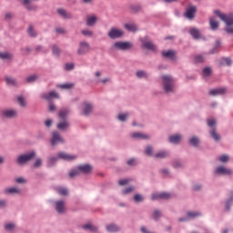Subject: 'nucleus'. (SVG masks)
I'll return each mask as SVG.
<instances>
[{
	"label": "nucleus",
	"mask_w": 233,
	"mask_h": 233,
	"mask_svg": "<svg viewBox=\"0 0 233 233\" xmlns=\"http://www.w3.org/2000/svg\"><path fill=\"white\" fill-rule=\"evenodd\" d=\"M57 143H65V138L61 137L59 132L55 131L52 133L51 145L52 147H56Z\"/></svg>",
	"instance_id": "obj_7"
},
{
	"label": "nucleus",
	"mask_w": 233,
	"mask_h": 233,
	"mask_svg": "<svg viewBox=\"0 0 233 233\" xmlns=\"http://www.w3.org/2000/svg\"><path fill=\"white\" fill-rule=\"evenodd\" d=\"M216 174H220L221 176H230V174H232V169L220 166L217 167Z\"/></svg>",
	"instance_id": "obj_12"
},
{
	"label": "nucleus",
	"mask_w": 233,
	"mask_h": 233,
	"mask_svg": "<svg viewBox=\"0 0 233 233\" xmlns=\"http://www.w3.org/2000/svg\"><path fill=\"white\" fill-rule=\"evenodd\" d=\"M66 116H68V110L67 109L60 110V112H59L60 119H66Z\"/></svg>",
	"instance_id": "obj_39"
},
{
	"label": "nucleus",
	"mask_w": 233,
	"mask_h": 233,
	"mask_svg": "<svg viewBox=\"0 0 233 233\" xmlns=\"http://www.w3.org/2000/svg\"><path fill=\"white\" fill-rule=\"evenodd\" d=\"M43 165V160L41 158H37L36 161L34 164L35 168H39Z\"/></svg>",
	"instance_id": "obj_52"
},
{
	"label": "nucleus",
	"mask_w": 233,
	"mask_h": 233,
	"mask_svg": "<svg viewBox=\"0 0 233 233\" xmlns=\"http://www.w3.org/2000/svg\"><path fill=\"white\" fill-rule=\"evenodd\" d=\"M127 117H128V114H120V115H118L119 121H127Z\"/></svg>",
	"instance_id": "obj_53"
},
{
	"label": "nucleus",
	"mask_w": 233,
	"mask_h": 233,
	"mask_svg": "<svg viewBox=\"0 0 233 233\" xmlns=\"http://www.w3.org/2000/svg\"><path fill=\"white\" fill-rule=\"evenodd\" d=\"M56 34H66V31H65V28L63 27H56Z\"/></svg>",
	"instance_id": "obj_59"
},
{
	"label": "nucleus",
	"mask_w": 233,
	"mask_h": 233,
	"mask_svg": "<svg viewBox=\"0 0 233 233\" xmlns=\"http://www.w3.org/2000/svg\"><path fill=\"white\" fill-rule=\"evenodd\" d=\"M220 65L221 66L227 65L228 66H230V65H232V60H230V58H222L220 61Z\"/></svg>",
	"instance_id": "obj_36"
},
{
	"label": "nucleus",
	"mask_w": 233,
	"mask_h": 233,
	"mask_svg": "<svg viewBox=\"0 0 233 233\" xmlns=\"http://www.w3.org/2000/svg\"><path fill=\"white\" fill-rule=\"evenodd\" d=\"M2 114L4 117H7V119L17 117V111L15 109H5L2 112Z\"/></svg>",
	"instance_id": "obj_10"
},
{
	"label": "nucleus",
	"mask_w": 233,
	"mask_h": 233,
	"mask_svg": "<svg viewBox=\"0 0 233 233\" xmlns=\"http://www.w3.org/2000/svg\"><path fill=\"white\" fill-rule=\"evenodd\" d=\"M58 157L64 159V161H74L77 157L62 152L58 154Z\"/></svg>",
	"instance_id": "obj_13"
},
{
	"label": "nucleus",
	"mask_w": 233,
	"mask_h": 233,
	"mask_svg": "<svg viewBox=\"0 0 233 233\" xmlns=\"http://www.w3.org/2000/svg\"><path fill=\"white\" fill-rule=\"evenodd\" d=\"M132 43L130 42H116L113 46V50H130Z\"/></svg>",
	"instance_id": "obj_5"
},
{
	"label": "nucleus",
	"mask_w": 233,
	"mask_h": 233,
	"mask_svg": "<svg viewBox=\"0 0 233 233\" xmlns=\"http://www.w3.org/2000/svg\"><path fill=\"white\" fill-rule=\"evenodd\" d=\"M92 104L90 103H85L84 104V116H89V114H92Z\"/></svg>",
	"instance_id": "obj_22"
},
{
	"label": "nucleus",
	"mask_w": 233,
	"mask_h": 233,
	"mask_svg": "<svg viewBox=\"0 0 233 233\" xmlns=\"http://www.w3.org/2000/svg\"><path fill=\"white\" fill-rule=\"evenodd\" d=\"M170 143H174L175 145H177L179 141H181V135H174L169 137Z\"/></svg>",
	"instance_id": "obj_24"
},
{
	"label": "nucleus",
	"mask_w": 233,
	"mask_h": 233,
	"mask_svg": "<svg viewBox=\"0 0 233 233\" xmlns=\"http://www.w3.org/2000/svg\"><path fill=\"white\" fill-rule=\"evenodd\" d=\"M56 161H57V157H50L49 162H48L49 166L52 167V165H54V163H56Z\"/></svg>",
	"instance_id": "obj_62"
},
{
	"label": "nucleus",
	"mask_w": 233,
	"mask_h": 233,
	"mask_svg": "<svg viewBox=\"0 0 233 233\" xmlns=\"http://www.w3.org/2000/svg\"><path fill=\"white\" fill-rule=\"evenodd\" d=\"M82 228H84V230H90L91 232H97V227L91 224L84 225Z\"/></svg>",
	"instance_id": "obj_26"
},
{
	"label": "nucleus",
	"mask_w": 233,
	"mask_h": 233,
	"mask_svg": "<svg viewBox=\"0 0 233 233\" xmlns=\"http://www.w3.org/2000/svg\"><path fill=\"white\" fill-rule=\"evenodd\" d=\"M124 27L126 28V30H128V32L137 31V26H136V25L133 24H126Z\"/></svg>",
	"instance_id": "obj_29"
},
{
	"label": "nucleus",
	"mask_w": 233,
	"mask_h": 233,
	"mask_svg": "<svg viewBox=\"0 0 233 233\" xmlns=\"http://www.w3.org/2000/svg\"><path fill=\"white\" fill-rule=\"evenodd\" d=\"M190 145H192L193 147H198V145H199V138L196 137H192L189 140Z\"/></svg>",
	"instance_id": "obj_34"
},
{
	"label": "nucleus",
	"mask_w": 233,
	"mask_h": 233,
	"mask_svg": "<svg viewBox=\"0 0 233 233\" xmlns=\"http://www.w3.org/2000/svg\"><path fill=\"white\" fill-rule=\"evenodd\" d=\"M56 210L58 214H63L65 212V201H56Z\"/></svg>",
	"instance_id": "obj_17"
},
{
	"label": "nucleus",
	"mask_w": 233,
	"mask_h": 233,
	"mask_svg": "<svg viewBox=\"0 0 233 233\" xmlns=\"http://www.w3.org/2000/svg\"><path fill=\"white\" fill-rule=\"evenodd\" d=\"M131 192H134V187H129L123 190L124 195L130 194Z\"/></svg>",
	"instance_id": "obj_57"
},
{
	"label": "nucleus",
	"mask_w": 233,
	"mask_h": 233,
	"mask_svg": "<svg viewBox=\"0 0 233 233\" xmlns=\"http://www.w3.org/2000/svg\"><path fill=\"white\" fill-rule=\"evenodd\" d=\"M209 25L212 30H218L219 27V22L216 19V17H211L209 19Z\"/></svg>",
	"instance_id": "obj_21"
},
{
	"label": "nucleus",
	"mask_w": 233,
	"mask_h": 233,
	"mask_svg": "<svg viewBox=\"0 0 233 233\" xmlns=\"http://www.w3.org/2000/svg\"><path fill=\"white\" fill-rule=\"evenodd\" d=\"M35 157V152L32 151L29 154L21 155L17 158L18 165H25V163H28V161H32Z\"/></svg>",
	"instance_id": "obj_4"
},
{
	"label": "nucleus",
	"mask_w": 233,
	"mask_h": 233,
	"mask_svg": "<svg viewBox=\"0 0 233 233\" xmlns=\"http://www.w3.org/2000/svg\"><path fill=\"white\" fill-rule=\"evenodd\" d=\"M141 41H142V46L144 48H146L147 50H152L153 52H156L157 47H156V45L152 43V41L145 40V39H142Z\"/></svg>",
	"instance_id": "obj_11"
},
{
	"label": "nucleus",
	"mask_w": 233,
	"mask_h": 233,
	"mask_svg": "<svg viewBox=\"0 0 233 233\" xmlns=\"http://www.w3.org/2000/svg\"><path fill=\"white\" fill-rule=\"evenodd\" d=\"M17 101H18L20 106H23V107L26 106V101H25V97L18 96Z\"/></svg>",
	"instance_id": "obj_44"
},
{
	"label": "nucleus",
	"mask_w": 233,
	"mask_h": 233,
	"mask_svg": "<svg viewBox=\"0 0 233 233\" xmlns=\"http://www.w3.org/2000/svg\"><path fill=\"white\" fill-rule=\"evenodd\" d=\"M79 169L72 170L69 173V177H76V176H79Z\"/></svg>",
	"instance_id": "obj_49"
},
{
	"label": "nucleus",
	"mask_w": 233,
	"mask_h": 233,
	"mask_svg": "<svg viewBox=\"0 0 233 233\" xmlns=\"http://www.w3.org/2000/svg\"><path fill=\"white\" fill-rule=\"evenodd\" d=\"M5 230H12V229L15 228V225L7 224V225H5Z\"/></svg>",
	"instance_id": "obj_63"
},
{
	"label": "nucleus",
	"mask_w": 233,
	"mask_h": 233,
	"mask_svg": "<svg viewBox=\"0 0 233 233\" xmlns=\"http://www.w3.org/2000/svg\"><path fill=\"white\" fill-rule=\"evenodd\" d=\"M189 34L194 37V39H199L201 37V33L196 28H191Z\"/></svg>",
	"instance_id": "obj_23"
},
{
	"label": "nucleus",
	"mask_w": 233,
	"mask_h": 233,
	"mask_svg": "<svg viewBox=\"0 0 233 233\" xmlns=\"http://www.w3.org/2000/svg\"><path fill=\"white\" fill-rule=\"evenodd\" d=\"M162 83L164 86V90L167 94H170V92H174V78L168 75L162 76Z\"/></svg>",
	"instance_id": "obj_2"
},
{
	"label": "nucleus",
	"mask_w": 233,
	"mask_h": 233,
	"mask_svg": "<svg viewBox=\"0 0 233 233\" xmlns=\"http://www.w3.org/2000/svg\"><path fill=\"white\" fill-rule=\"evenodd\" d=\"M56 190L60 196H68V189L65 187H57Z\"/></svg>",
	"instance_id": "obj_33"
},
{
	"label": "nucleus",
	"mask_w": 233,
	"mask_h": 233,
	"mask_svg": "<svg viewBox=\"0 0 233 233\" xmlns=\"http://www.w3.org/2000/svg\"><path fill=\"white\" fill-rule=\"evenodd\" d=\"M203 61H205V58L203 57V56L199 55V56H197L195 57V62L196 63H203Z\"/></svg>",
	"instance_id": "obj_55"
},
{
	"label": "nucleus",
	"mask_w": 233,
	"mask_h": 233,
	"mask_svg": "<svg viewBox=\"0 0 233 233\" xmlns=\"http://www.w3.org/2000/svg\"><path fill=\"white\" fill-rule=\"evenodd\" d=\"M152 152H154V148L150 146H147L145 151L147 156H152Z\"/></svg>",
	"instance_id": "obj_51"
},
{
	"label": "nucleus",
	"mask_w": 233,
	"mask_h": 233,
	"mask_svg": "<svg viewBox=\"0 0 233 233\" xmlns=\"http://www.w3.org/2000/svg\"><path fill=\"white\" fill-rule=\"evenodd\" d=\"M155 157H157V159H163L165 157H168V152L160 151L155 155Z\"/></svg>",
	"instance_id": "obj_28"
},
{
	"label": "nucleus",
	"mask_w": 233,
	"mask_h": 233,
	"mask_svg": "<svg viewBox=\"0 0 233 233\" xmlns=\"http://www.w3.org/2000/svg\"><path fill=\"white\" fill-rule=\"evenodd\" d=\"M70 125L66 122V121H64V122H60L58 125H57V128L59 130H66V128H68Z\"/></svg>",
	"instance_id": "obj_30"
},
{
	"label": "nucleus",
	"mask_w": 233,
	"mask_h": 233,
	"mask_svg": "<svg viewBox=\"0 0 233 233\" xmlns=\"http://www.w3.org/2000/svg\"><path fill=\"white\" fill-rule=\"evenodd\" d=\"M106 228L107 232H117L119 230V227L116 226L115 224L107 225Z\"/></svg>",
	"instance_id": "obj_27"
},
{
	"label": "nucleus",
	"mask_w": 233,
	"mask_h": 233,
	"mask_svg": "<svg viewBox=\"0 0 233 233\" xmlns=\"http://www.w3.org/2000/svg\"><path fill=\"white\" fill-rule=\"evenodd\" d=\"M211 137H213V139H215V141H219L221 139V137L219 136V134H217L216 132V128H214L212 131H211Z\"/></svg>",
	"instance_id": "obj_35"
},
{
	"label": "nucleus",
	"mask_w": 233,
	"mask_h": 233,
	"mask_svg": "<svg viewBox=\"0 0 233 233\" xmlns=\"http://www.w3.org/2000/svg\"><path fill=\"white\" fill-rule=\"evenodd\" d=\"M130 9L133 12V14H137V13L141 12V5H133L130 6Z\"/></svg>",
	"instance_id": "obj_32"
},
{
	"label": "nucleus",
	"mask_w": 233,
	"mask_h": 233,
	"mask_svg": "<svg viewBox=\"0 0 233 233\" xmlns=\"http://www.w3.org/2000/svg\"><path fill=\"white\" fill-rule=\"evenodd\" d=\"M153 218H154V219H157V218H161V211L155 210L153 213Z\"/></svg>",
	"instance_id": "obj_56"
},
{
	"label": "nucleus",
	"mask_w": 233,
	"mask_h": 233,
	"mask_svg": "<svg viewBox=\"0 0 233 233\" xmlns=\"http://www.w3.org/2000/svg\"><path fill=\"white\" fill-rule=\"evenodd\" d=\"M6 192L8 194H19L21 192V190L17 187H10V188L6 189Z\"/></svg>",
	"instance_id": "obj_38"
},
{
	"label": "nucleus",
	"mask_w": 233,
	"mask_h": 233,
	"mask_svg": "<svg viewBox=\"0 0 233 233\" xmlns=\"http://www.w3.org/2000/svg\"><path fill=\"white\" fill-rule=\"evenodd\" d=\"M219 161L221 163H227V161H228V156L227 155H222L219 157Z\"/></svg>",
	"instance_id": "obj_54"
},
{
	"label": "nucleus",
	"mask_w": 233,
	"mask_h": 233,
	"mask_svg": "<svg viewBox=\"0 0 233 233\" xmlns=\"http://www.w3.org/2000/svg\"><path fill=\"white\" fill-rule=\"evenodd\" d=\"M81 33L83 34V35H86V37H92V35H94V32L88 29H84L81 31Z\"/></svg>",
	"instance_id": "obj_40"
},
{
	"label": "nucleus",
	"mask_w": 233,
	"mask_h": 233,
	"mask_svg": "<svg viewBox=\"0 0 233 233\" xmlns=\"http://www.w3.org/2000/svg\"><path fill=\"white\" fill-rule=\"evenodd\" d=\"M90 52V44L86 42H80L77 50L78 56H85V54Z\"/></svg>",
	"instance_id": "obj_6"
},
{
	"label": "nucleus",
	"mask_w": 233,
	"mask_h": 233,
	"mask_svg": "<svg viewBox=\"0 0 233 233\" xmlns=\"http://www.w3.org/2000/svg\"><path fill=\"white\" fill-rule=\"evenodd\" d=\"M27 32L31 37H35V35H37V33L34 31V27L32 25H29Z\"/></svg>",
	"instance_id": "obj_43"
},
{
	"label": "nucleus",
	"mask_w": 233,
	"mask_h": 233,
	"mask_svg": "<svg viewBox=\"0 0 233 233\" xmlns=\"http://www.w3.org/2000/svg\"><path fill=\"white\" fill-rule=\"evenodd\" d=\"M12 55L8 53H0V59H10Z\"/></svg>",
	"instance_id": "obj_48"
},
{
	"label": "nucleus",
	"mask_w": 233,
	"mask_h": 233,
	"mask_svg": "<svg viewBox=\"0 0 233 233\" xmlns=\"http://www.w3.org/2000/svg\"><path fill=\"white\" fill-rule=\"evenodd\" d=\"M52 97H56V99H58L59 95H57V93H56V91H51L49 94L42 95V98L46 99L47 101H49V99H52Z\"/></svg>",
	"instance_id": "obj_19"
},
{
	"label": "nucleus",
	"mask_w": 233,
	"mask_h": 233,
	"mask_svg": "<svg viewBox=\"0 0 233 233\" xmlns=\"http://www.w3.org/2000/svg\"><path fill=\"white\" fill-rule=\"evenodd\" d=\"M66 70H74V64L73 63L66 64Z\"/></svg>",
	"instance_id": "obj_64"
},
{
	"label": "nucleus",
	"mask_w": 233,
	"mask_h": 233,
	"mask_svg": "<svg viewBox=\"0 0 233 233\" xmlns=\"http://www.w3.org/2000/svg\"><path fill=\"white\" fill-rule=\"evenodd\" d=\"M196 12H198V8L194 5H189L185 13V17L187 19H194L196 17Z\"/></svg>",
	"instance_id": "obj_8"
},
{
	"label": "nucleus",
	"mask_w": 233,
	"mask_h": 233,
	"mask_svg": "<svg viewBox=\"0 0 233 233\" xmlns=\"http://www.w3.org/2000/svg\"><path fill=\"white\" fill-rule=\"evenodd\" d=\"M233 201V192H232V194H231V198H230V199L227 202V204H226V208H227V210H230V202H232Z\"/></svg>",
	"instance_id": "obj_60"
},
{
	"label": "nucleus",
	"mask_w": 233,
	"mask_h": 233,
	"mask_svg": "<svg viewBox=\"0 0 233 233\" xmlns=\"http://www.w3.org/2000/svg\"><path fill=\"white\" fill-rule=\"evenodd\" d=\"M5 81L10 86H15V85H17V81L10 76H7Z\"/></svg>",
	"instance_id": "obj_31"
},
{
	"label": "nucleus",
	"mask_w": 233,
	"mask_h": 233,
	"mask_svg": "<svg viewBox=\"0 0 233 233\" xmlns=\"http://www.w3.org/2000/svg\"><path fill=\"white\" fill-rule=\"evenodd\" d=\"M210 74H212V69H210V67H206L203 69L204 77H208Z\"/></svg>",
	"instance_id": "obj_41"
},
{
	"label": "nucleus",
	"mask_w": 233,
	"mask_h": 233,
	"mask_svg": "<svg viewBox=\"0 0 233 233\" xmlns=\"http://www.w3.org/2000/svg\"><path fill=\"white\" fill-rule=\"evenodd\" d=\"M79 172H82L83 174H90L92 172V166L86 164L78 166Z\"/></svg>",
	"instance_id": "obj_14"
},
{
	"label": "nucleus",
	"mask_w": 233,
	"mask_h": 233,
	"mask_svg": "<svg viewBox=\"0 0 233 233\" xmlns=\"http://www.w3.org/2000/svg\"><path fill=\"white\" fill-rule=\"evenodd\" d=\"M97 23V16L95 15H91L86 16V25L87 26H94Z\"/></svg>",
	"instance_id": "obj_15"
},
{
	"label": "nucleus",
	"mask_w": 233,
	"mask_h": 233,
	"mask_svg": "<svg viewBox=\"0 0 233 233\" xmlns=\"http://www.w3.org/2000/svg\"><path fill=\"white\" fill-rule=\"evenodd\" d=\"M137 77H140V78L147 77V73L144 71H137Z\"/></svg>",
	"instance_id": "obj_58"
},
{
	"label": "nucleus",
	"mask_w": 233,
	"mask_h": 233,
	"mask_svg": "<svg viewBox=\"0 0 233 233\" xmlns=\"http://www.w3.org/2000/svg\"><path fill=\"white\" fill-rule=\"evenodd\" d=\"M131 137H134V139H150V137L148 135L143 134V133H133L131 135Z\"/></svg>",
	"instance_id": "obj_18"
},
{
	"label": "nucleus",
	"mask_w": 233,
	"mask_h": 233,
	"mask_svg": "<svg viewBox=\"0 0 233 233\" xmlns=\"http://www.w3.org/2000/svg\"><path fill=\"white\" fill-rule=\"evenodd\" d=\"M107 35L110 39H119L125 35V32L117 27H111Z\"/></svg>",
	"instance_id": "obj_3"
},
{
	"label": "nucleus",
	"mask_w": 233,
	"mask_h": 233,
	"mask_svg": "<svg viewBox=\"0 0 233 233\" xmlns=\"http://www.w3.org/2000/svg\"><path fill=\"white\" fill-rule=\"evenodd\" d=\"M199 216H201L199 212H187V218H189L190 219H193L194 218H198Z\"/></svg>",
	"instance_id": "obj_42"
},
{
	"label": "nucleus",
	"mask_w": 233,
	"mask_h": 233,
	"mask_svg": "<svg viewBox=\"0 0 233 233\" xmlns=\"http://www.w3.org/2000/svg\"><path fill=\"white\" fill-rule=\"evenodd\" d=\"M57 14L64 19H72V14L65 11V9H58Z\"/></svg>",
	"instance_id": "obj_20"
},
{
	"label": "nucleus",
	"mask_w": 233,
	"mask_h": 233,
	"mask_svg": "<svg viewBox=\"0 0 233 233\" xmlns=\"http://www.w3.org/2000/svg\"><path fill=\"white\" fill-rule=\"evenodd\" d=\"M227 92V88L225 87H219L217 89H212L209 91L210 96H221L222 94H225Z\"/></svg>",
	"instance_id": "obj_16"
},
{
	"label": "nucleus",
	"mask_w": 233,
	"mask_h": 233,
	"mask_svg": "<svg viewBox=\"0 0 233 233\" xmlns=\"http://www.w3.org/2000/svg\"><path fill=\"white\" fill-rule=\"evenodd\" d=\"M130 181H132L130 178L122 179L118 181V185H120V187H124V185H128Z\"/></svg>",
	"instance_id": "obj_45"
},
{
	"label": "nucleus",
	"mask_w": 233,
	"mask_h": 233,
	"mask_svg": "<svg viewBox=\"0 0 233 233\" xmlns=\"http://www.w3.org/2000/svg\"><path fill=\"white\" fill-rule=\"evenodd\" d=\"M215 14L223 21L226 23L227 27L225 28L226 32L228 34H233V14L225 15L221 13L220 11L217 10L215 11Z\"/></svg>",
	"instance_id": "obj_1"
},
{
	"label": "nucleus",
	"mask_w": 233,
	"mask_h": 233,
	"mask_svg": "<svg viewBox=\"0 0 233 233\" xmlns=\"http://www.w3.org/2000/svg\"><path fill=\"white\" fill-rule=\"evenodd\" d=\"M52 48L54 56H59V54H61V49H59V47H57L56 46H53Z\"/></svg>",
	"instance_id": "obj_50"
},
{
	"label": "nucleus",
	"mask_w": 233,
	"mask_h": 233,
	"mask_svg": "<svg viewBox=\"0 0 233 233\" xmlns=\"http://www.w3.org/2000/svg\"><path fill=\"white\" fill-rule=\"evenodd\" d=\"M143 197L139 194H136L134 196V201H136V203H141V201H143Z\"/></svg>",
	"instance_id": "obj_47"
},
{
	"label": "nucleus",
	"mask_w": 233,
	"mask_h": 233,
	"mask_svg": "<svg viewBox=\"0 0 233 233\" xmlns=\"http://www.w3.org/2000/svg\"><path fill=\"white\" fill-rule=\"evenodd\" d=\"M58 87L65 90H70V88H74V84H62L58 86Z\"/></svg>",
	"instance_id": "obj_37"
},
{
	"label": "nucleus",
	"mask_w": 233,
	"mask_h": 233,
	"mask_svg": "<svg viewBox=\"0 0 233 233\" xmlns=\"http://www.w3.org/2000/svg\"><path fill=\"white\" fill-rule=\"evenodd\" d=\"M214 125H216V119H214V118L208 119V127H214Z\"/></svg>",
	"instance_id": "obj_61"
},
{
	"label": "nucleus",
	"mask_w": 233,
	"mask_h": 233,
	"mask_svg": "<svg viewBox=\"0 0 233 233\" xmlns=\"http://www.w3.org/2000/svg\"><path fill=\"white\" fill-rule=\"evenodd\" d=\"M162 56L164 57H168L169 59H174V56H176V52H174L172 50L163 51Z\"/></svg>",
	"instance_id": "obj_25"
},
{
	"label": "nucleus",
	"mask_w": 233,
	"mask_h": 233,
	"mask_svg": "<svg viewBox=\"0 0 233 233\" xmlns=\"http://www.w3.org/2000/svg\"><path fill=\"white\" fill-rule=\"evenodd\" d=\"M37 79V75H32L26 78L27 83H34Z\"/></svg>",
	"instance_id": "obj_46"
},
{
	"label": "nucleus",
	"mask_w": 233,
	"mask_h": 233,
	"mask_svg": "<svg viewBox=\"0 0 233 233\" xmlns=\"http://www.w3.org/2000/svg\"><path fill=\"white\" fill-rule=\"evenodd\" d=\"M172 198V195L170 193L163 192V193H155L152 195L153 201H156V199H170Z\"/></svg>",
	"instance_id": "obj_9"
}]
</instances>
